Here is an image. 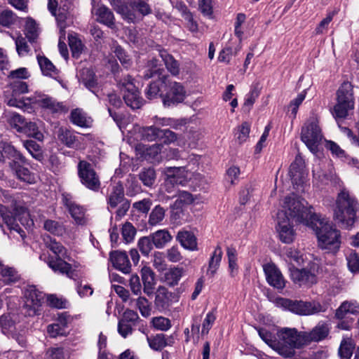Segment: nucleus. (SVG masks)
Wrapping results in <instances>:
<instances>
[{
	"mask_svg": "<svg viewBox=\"0 0 359 359\" xmlns=\"http://www.w3.org/2000/svg\"><path fill=\"white\" fill-rule=\"evenodd\" d=\"M286 201L290 203L289 210L291 217L315 231L319 248L326 253L337 254L341 248V234L333 223L325 217L314 213L313 207H308L306 201L287 198Z\"/></svg>",
	"mask_w": 359,
	"mask_h": 359,
	"instance_id": "obj_1",
	"label": "nucleus"
},
{
	"mask_svg": "<svg viewBox=\"0 0 359 359\" xmlns=\"http://www.w3.org/2000/svg\"><path fill=\"white\" fill-rule=\"evenodd\" d=\"M359 203L356 198L346 189L337 194L333 206V219L342 228L352 227L357 219Z\"/></svg>",
	"mask_w": 359,
	"mask_h": 359,
	"instance_id": "obj_2",
	"label": "nucleus"
},
{
	"mask_svg": "<svg viewBox=\"0 0 359 359\" xmlns=\"http://www.w3.org/2000/svg\"><path fill=\"white\" fill-rule=\"evenodd\" d=\"M43 241L46 248L49 249L55 256L49 255L46 257L43 254L40 255L39 259L43 260L54 272L65 275L69 278H74V270L72 269V264L65 260L69 257L67 250L62 243L50 236L44 237Z\"/></svg>",
	"mask_w": 359,
	"mask_h": 359,
	"instance_id": "obj_3",
	"label": "nucleus"
},
{
	"mask_svg": "<svg viewBox=\"0 0 359 359\" xmlns=\"http://www.w3.org/2000/svg\"><path fill=\"white\" fill-rule=\"evenodd\" d=\"M6 158L11 159L9 167L18 179L29 184L34 182L33 174L23 165L26 158L10 143L0 140V161L4 162Z\"/></svg>",
	"mask_w": 359,
	"mask_h": 359,
	"instance_id": "obj_4",
	"label": "nucleus"
},
{
	"mask_svg": "<svg viewBox=\"0 0 359 359\" xmlns=\"http://www.w3.org/2000/svg\"><path fill=\"white\" fill-rule=\"evenodd\" d=\"M278 346V353L283 357H292L295 349L306 346L304 332L296 328L282 327L277 330Z\"/></svg>",
	"mask_w": 359,
	"mask_h": 359,
	"instance_id": "obj_5",
	"label": "nucleus"
},
{
	"mask_svg": "<svg viewBox=\"0 0 359 359\" xmlns=\"http://www.w3.org/2000/svg\"><path fill=\"white\" fill-rule=\"evenodd\" d=\"M354 105L353 86L349 82H344L337 90L332 114L336 118H345L354 109Z\"/></svg>",
	"mask_w": 359,
	"mask_h": 359,
	"instance_id": "obj_6",
	"label": "nucleus"
},
{
	"mask_svg": "<svg viewBox=\"0 0 359 359\" xmlns=\"http://www.w3.org/2000/svg\"><path fill=\"white\" fill-rule=\"evenodd\" d=\"M277 303L285 310H288L299 316H311L327 311V306L318 302H304L302 300H292L285 298H279Z\"/></svg>",
	"mask_w": 359,
	"mask_h": 359,
	"instance_id": "obj_7",
	"label": "nucleus"
},
{
	"mask_svg": "<svg viewBox=\"0 0 359 359\" xmlns=\"http://www.w3.org/2000/svg\"><path fill=\"white\" fill-rule=\"evenodd\" d=\"M163 70L157 67V60H152L148 63V69L145 71L143 77L149 79L156 75L158 79L151 82L145 90V95L149 100L156 98L158 96L161 97V94L164 91L165 84L162 81H166L167 74H163Z\"/></svg>",
	"mask_w": 359,
	"mask_h": 359,
	"instance_id": "obj_8",
	"label": "nucleus"
},
{
	"mask_svg": "<svg viewBox=\"0 0 359 359\" xmlns=\"http://www.w3.org/2000/svg\"><path fill=\"white\" fill-rule=\"evenodd\" d=\"M287 198H290V200H299V201H305L304 199H301L299 198H295L292 196H287L285 198L284 201V208L286 210L280 211L278 212L277 219H278V227L277 231L278 232V236L280 240L285 243H292L295 238V231L293 229L292 225L290 223V218L294 220L297 223H299L297 222L294 218H292L290 214L289 206L290 203H287Z\"/></svg>",
	"mask_w": 359,
	"mask_h": 359,
	"instance_id": "obj_9",
	"label": "nucleus"
},
{
	"mask_svg": "<svg viewBox=\"0 0 359 359\" xmlns=\"http://www.w3.org/2000/svg\"><path fill=\"white\" fill-rule=\"evenodd\" d=\"M165 84L164 91L161 94L163 104L170 107L182 102L187 95L183 85L179 82L173 81L167 75L166 81H162Z\"/></svg>",
	"mask_w": 359,
	"mask_h": 359,
	"instance_id": "obj_10",
	"label": "nucleus"
},
{
	"mask_svg": "<svg viewBox=\"0 0 359 359\" xmlns=\"http://www.w3.org/2000/svg\"><path fill=\"white\" fill-rule=\"evenodd\" d=\"M77 175L81 184L86 188L95 192L100 190V176L90 163L85 160L79 161L77 164Z\"/></svg>",
	"mask_w": 359,
	"mask_h": 359,
	"instance_id": "obj_11",
	"label": "nucleus"
},
{
	"mask_svg": "<svg viewBox=\"0 0 359 359\" xmlns=\"http://www.w3.org/2000/svg\"><path fill=\"white\" fill-rule=\"evenodd\" d=\"M323 139L321 130L316 121L304 123L301 130V140L313 154L318 151V147Z\"/></svg>",
	"mask_w": 359,
	"mask_h": 359,
	"instance_id": "obj_12",
	"label": "nucleus"
},
{
	"mask_svg": "<svg viewBox=\"0 0 359 359\" xmlns=\"http://www.w3.org/2000/svg\"><path fill=\"white\" fill-rule=\"evenodd\" d=\"M119 86L123 94L126 104L133 109H140L144 100L140 95V92L132 81L131 77L128 76L119 82Z\"/></svg>",
	"mask_w": 359,
	"mask_h": 359,
	"instance_id": "obj_13",
	"label": "nucleus"
},
{
	"mask_svg": "<svg viewBox=\"0 0 359 359\" xmlns=\"http://www.w3.org/2000/svg\"><path fill=\"white\" fill-rule=\"evenodd\" d=\"M25 304L22 313L25 316H34L39 314L40 308L43 302V295L34 287L25 292Z\"/></svg>",
	"mask_w": 359,
	"mask_h": 359,
	"instance_id": "obj_14",
	"label": "nucleus"
},
{
	"mask_svg": "<svg viewBox=\"0 0 359 359\" xmlns=\"http://www.w3.org/2000/svg\"><path fill=\"white\" fill-rule=\"evenodd\" d=\"M26 100H28L29 103L37 104L41 107L46 109L52 113L67 111L62 102H57L54 98L41 93L36 92L32 96L27 97Z\"/></svg>",
	"mask_w": 359,
	"mask_h": 359,
	"instance_id": "obj_15",
	"label": "nucleus"
},
{
	"mask_svg": "<svg viewBox=\"0 0 359 359\" xmlns=\"http://www.w3.org/2000/svg\"><path fill=\"white\" fill-rule=\"evenodd\" d=\"M177 302L178 296L175 293L170 292L164 286H159L157 288L154 300V306L157 310L161 312L168 310L170 306Z\"/></svg>",
	"mask_w": 359,
	"mask_h": 359,
	"instance_id": "obj_16",
	"label": "nucleus"
},
{
	"mask_svg": "<svg viewBox=\"0 0 359 359\" xmlns=\"http://www.w3.org/2000/svg\"><path fill=\"white\" fill-rule=\"evenodd\" d=\"M289 175L294 186L297 187L302 185L306 176L305 170V162L302 156L299 154L290 167Z\"/></svg>",
	"mask_w": 359,
	"mask_h": 359,
	"instance_id": "obj_17",
	"label": "nucleus"
},
{
	"mask_svg": "<svg viewBox=\"0 0 359 359\" xmlns=\"http://www.w3.org/2000/svg\"><path fill=\"white\" fill-rule=\"evenodd\" d=\"M330 332V325L327 322H318L310 332H304L306 346L311 342H319L325 339Z\"/></svg>",
	"mask_w": 359,
	"mask_h": 359,
	"instance_id": "obj_18",
	"label": "nucleus"
},
{
	"mask_svg": "<svg viewBox=\"0 0 359 359\" xmlns=\"http://www.w3.org/2000/svg\"><path fill=\"white\" fill-rule=\"evenodd\" d=\"M12 95L7 100L8 105L18 108H25L27 104L25 99L18 98V96L28 92V85L26 82L21 80L13 81L11 84Z\"/></svg>",
	"mask_w": 359,
	"mask_h": 359,
	"instance_id": "obj_19",
	"label": "nucleus"
},
{
	"mask_svg": "<svg viewBox=\"0 0 359 359\" xmlns=\"http://www.w3.org/2000/svg\"><path fill=\"white\" fill-rule=\"evenodd\" d=\"M264 271L269 284L277 289H283L285 286V279L280 270L273 264L264 266Z\"/></svg>",
	"mask_w": 359,
	"mask_h": 359,
	"instance_id": "obj_20",
	"label": "nucleus"
},
{
	"mask_svg": "<svg viewBox=\"0 0 359 359\" xmlns=\"http://www.w3.org/2000/svg\"><path fill=\"white\" fill-rule=\"evenodd\" d=\"M109 258L114 268L124 273L130 272L131 265L126 252L118 250L111 252Z\"/></svg>",
	"mask_w": 359,
	"mask_h": 359,
	"instance_id": "obj_21",
	"label": "nucleus"
},
{
	"mask_svg": "<svg viewBox=\"0 0 359 359\" xmlns=\"http://www.w3.org/2000/svg\"><path fill=\"white\" fill-rule=\"evenodd\" d=\"M290 277L294 283L299 285L313 284L316 281L314 274L305 269H299L295 267L290 268Z\"/></svg>",
	"mask_w": 359,
	"mask_h": 359,
	"instance_id": "obj_22",
	"label": "nucleus"
},
{
	"mask_svg": "<svg viewBox=\"0 0 359 359\" xmlns=\"http://www.w3.org/2000/svg\"><path fill=\"white\" fill-rule=\"evenodd\" d=\"M74 0H60L58 8L57 24L62 35L65 34L66 20L67 19L69 11L73 7Z\"/></svg>",
	"mask_w": 359,
	"mask_h": 359,
	"instance_id": "obj_23",
	"label": "nucleus"
},
{
	"mask_svg": "<svg viewBox=\"0 0 359 359\" xmlns=\"http://www.w3.org/2000/svg\"><path fill=\"white\" fill-rule=\"evenodd\" d=\"M0 217L4 220V223L7 225L8 229L12 231L18 232L21 237L25 236V231L21 229L20 225L17 223V218L13 217V213L8 209L0 204Z\"/></svg>",
	"mask_w": 359,
	"mask_h": 359,
	"instance_id": "obj_24",
	"label": "nucleus"
},
{
	"mask_svg": "<svg viewBox=\"0 0 359 359\" xmlns=\"http://www.w3.org/2000/svg\"><path fill=\"white\" fill-rule=\"evenodd\" d=\"M347 314H359V304L355 300L344 301L336 309L334 318L337 320H342Z\"/></svg>",
	"mask_w": 359,
	"mask_h": 359,
	"instance_id": "obj_25",
	"label": "nucleus"
},
{
	"mask_svg": "<svg viewBox=\"0 0 359 359\" xmlns=\"http://www.w3.org/2000/svg\"><path fill=\"white\" fill-rule=\"evenodd\" d=\"M164 174L169 180H172L175 185H184L187 180V173L182 167H168Z\"/></svg>",
	"mask_w": 359,
	"mask_h": 359,
	"instance_id": "obj_26",
	"label": "nucleus"
},
{
	"mask_svg": "<svg viewBox=\"0 0 359 359\" xmlns=\"http://www.w3.org/2000/svg\"><path fill=\"white\" fill-rule=\"evenodd\" d=\"M141 276L144 285L143 291L147 295L151 296L154 292L156 285L154 272L151 268L144 266L141 269Z\"/></svg>",
	"mask_w": 359,
	"mask_h": 359,
	"instance_id": "obj_27",
	"label": "nucleus"
},
{
	"mask_svg": "<svg viewBox=\"0 0 359 359\" xmlns=\"http://www.w3.org/2000/svg\"><path fill=\"white\" fill-rule=\"evenodd\" d=\"M78 77L79 81L86 88L93 93H95L97 88V82L95 73L89 68H82L79 70Z\"/></svg>",
	"mask_w": 359,
	"mask_h": 359,
	"instance_id": "obj_28",
	"label": "nucleus"
},
{
	"mask_svg": "<svg viewBox=\"0 0 359 359\" xmlns=\"http://www.w3.org/2000/svg\"><path fill=\"white\" fill-rule=\"evenodd\" d=\"M176 240L181 245L189 250H197V240L194 234L189 231L182 230L177 233Z\"/></svg>",
	"mask_w": 359,
	"mask_h": 359,
	"instance_id": "obj_29",
	"label": "nucleus"
},
{
	"mask_svg": "<svg viewBox=\"0 0 359 359\" xmlns=\"http://www.w3.org/2000/svg\"><path fill=\"white\" fill-rule=\"evenodd\" d=\"M97 21L101 24L107 26L109 28H114L115 26V18L113 12L107 6H101L95 11Z\"/></svg>",
	"mask_w": 359,
	"mask_h": 359,
	"instance_id": "obj_30",
	"label": "nucleus"
},
{
	"mask_svg": "<svg viewBox=\"0 0 359 359\" xmlns=\"http://www.w3.org/2000/svg\"><path fill=\"white\" fill-rule=\"evenodd\" d=\"M126 200L124 197L123 187L120 183L116 184L112 187L107 198L108 204L111 208H116Z\"/></svg>",
	"mask_w": 359,
	"mask_h": 359,
	"instance_id": "obj_31",
	"label": "nucleus"
},
{
	"mask_svg": "<svg viewBox=\"0 0 359 359\" xmlns=\"http://www.w3.org/2000/svg\"><path fill=\"white\" fill-rule=\"evenodd\" d=\"M147 341L150 348L154 351H161L166 346H171L173 343V338L165 337L163 334H158L154 337H147Z\"/></svg>",
	"mask_w": 359,
	"mask_h": 359,
	"instance_id": "obj_32",
	"label": "nucleus"
},
{
	"mask_svg": "<svg viewBox=\"0 0 359 359\" xmlns=\"http://www.w3.org/2000/svg\"><path fill=\"white\" fill-rule=\"evenodd\" d=\"M149 236L154 246L158 249L163 248L172 239V236L166 229L156 231Z\"/></svg>",
	"mask_w": 359,
	"mask_h": 359,
	"instance_id": "obj_33",
	"label": "nucleus"
},
{
	"mask_svg": "<svg viewBox=\"0 0 359 359\" xmlns=\"http://www.w3.org/2000/svg\"><path fill=\"white\" fill-rule=\"evenodd\" d=\"M111 5L114 10L120 14L124 20L128 22H133L135 19V14L134 10H132L125 4L121 2L119 0H111Z\"/></svg>",
	"mask_w": 359,
	"mask_h": 359,
	"instance_id": "obj_34",
	"label": "nucleus"
},
{
	"mask_svg": "<svg viewBox=\"0 0 359 359\" xmlns=\"http://www.w3.org/2000/svg\"><path fill=\"white\" fill-rule=\"evenodd\" d=\"M222 255L223 252L221 247L217 246L209 260L208 268L206 272L207 275L210 277H213L219 269Z\"/></svg>",
	"mask_w": 359,
	"mask_h": 359,
	"instance_id": "obj_35",
	"label": "nucleus"
},
{
	"mask_svg": "<svg viewBox=\"0 0 359 359\" xmlns=\"http://www.w3.org/2000/svg\"><path fill=\"white\" fill-rule=\"evenodd\" d=\"M161 129L154 126L142 127L138 133L142 140L152 142L160 140Z\"/></svg>",
	"mask_w": 359,
	"mask_h": 359,
	"instance_id": "obj_36",
	"label": "nucleus"
},
{
	"mask_svg": "<svg viewBox=\"0 0 359 359\" xmlns=\"http://www.w3.org/2000/svg\"><path fill=\"white\" fill-rule=\"evenodd\" d=\"M159 55L170 74L173 76L178 75L180 73V64L178 61L165 50H161Z\"/></svg>",
	"mask_w": 359,
	"mask_h": 359,
	"instance_id": "obj_37",
	"label": "nucleus"
},
{
	"mask_svg": "<svg viewBox=\"0 0 359 359\" xmlns=\"http://www.w3.org/2000/svg\"><path fill=\"white\" fill-rule=\"evenodd\" d=\"M57 138L61 143L69 148L74 147L77 142V138L74 133L64 128H59Z\"/></svg>",
	"mask_w": 359,
	"mask_h": 359,
	"instance_id": "obj_38",
	"label": "nucleus"
},
{
	"mask_svg": "<svg viewBox=\"0 0 359 359\" xmlns=\"http://www.w3.org/2000/svg\"><path fill=\"white\" fill-rule=\"evenodd\" d=\"M65 205L68 208L69 212L76 223L83 224L84 222V209L72 202L70 200H65Z\"/></svg>",
	"mask_w": 359,
	"mask_h": 359,
	"instance_id": "obj_39",
	"label": "nucleus"
},
{
	"mask_svg": "<svg viewBox=\"0 0 359 359\" xmlns=\"http://www.w3.org/2000/svg\"><path fill=\"white\" fill-rule=\"evenodd\" d=\"M24 32L25 38L28 39L29 43H35L36 42L39 36V28L35 20L28 18L26 20Z\"/></svg>",
	"mask_w": 359,
	"mask_h": 359,
	"instance_id": "obj_40",
	"label": "nucleus"
},
{
	"mask_svg": "<svg viewBox=\"0 0 359 359\" xmlns=\"http://www.w3.org/2000/svg\"><path fill=\"white\" fill-rule=\"evenodd\" d=\"M38 62L43 75L55 77L57 75V69L55 65L45 56H38Z\"/></svg>",
	"mask_w": 359,
	"mask_h": 359,
	"instance_id": "obj_41",
	"label": "nucleus"
},
{
	"mask_svg": "<svg viewBox=\"0 0 359 359\" xmlns=\"http://www.w3.org/2000/svg\"><path fill=\"white\" fill-rule=\"evenodd\" d=\"M183 273V269L179 267H173L164 273V281L170 286L178 284Z\"/></svg>",
	"mask_w": 359,
	"mask_h": 359,
	"instance_id": "obj_42",
	"label": "nucleus"
},
{
	"mask_svg": "<svg viewBox=\"0 0 359 359\" xmlns=\"http://www.w3.org/2000/svg\"><path fill=\"white\" fill-rule=\"evenodd\" d=\"M133 303L142 316L148 317L151 315V304L146 297H139L137 299H131L130 305L133 306Z\"/></svg>",
	"mask_w": 359,
	"mask_h": 359,
	"instance_id": "obj_43",
	"label": "nucleus"
},
{
	"mask_svg": "<svg viewBox=\"0 0 359 359\" xmlns=\"http://www.w3.org/2000/svg\"><path fill=\"white\" fill-rule=\"evenodd\" d=\"M258 334L261 339L268 344L271 348H272L274 351L278 352V350L280 349L278 346V337L277 335H273L271 332L264 328H260L258 330Z\"/></svg>",
	"mask_w": 359,
	"mask_h": 359,
	"instance_id": "obj_44",
	"label": "nucleus"
},
{
	"mask_svg": "<svg viewBox=\"0 0 359 359\" xmlns=\"http://www.w3.org/2000/svg\"><path fill=\"white\" fill-rule=\"evenodd\" d=\"M23 145L32 156L37 161H42L43 155L41 146L34 140H26Z\"/></svg>",
	"mask_w": 359,
	"mask_h": 359,
	"instance_id": "obj_45",
	"label": "nucleus"
},
{
	"mask_svg": "<svg viewBox=\"0 0 359 359\" xmlns=\"http://www.w3.org/2000/svg\"><path fill=\"white\" fill-rule=\"evenodd\" d=\"M71 121L80 127H88L90 124L89 118L86 117V114L80 109H74L71 112Z\"/></svg>",
	"mask_w": 359,
	"mask_h": 359,
	"instance_id": "obj_46",
	"label": "nucleus"
},
{
	"mask_svg": "<svg viewBox=\"0 0 359 359\" xmlns=\"http://www.w3.org/2000/svg\"><path fill=\"white\" fill-rule=\"evenodd\" d=\"M21 133H23L28 137H33L39 141H42L43 139V133L39 131L38 126L34 122L27 121Z\"/></svg>",
	"mask_w": 359,
	"mask_h": 359,
	"instance_id": "obj_47",
	"label": "nucleus"
},
{
	"mask_svg": "<svg viewBox=\"0 0 359 359\" xmlns=\"http://www.w3.org/2000/svg\"><path fill=\"white\" fill-rule=\"evenodd\" d=\"M156 172L154 168H144L139 173V179L144 186L151 187L156 180Z\"/></svg>",
	"mask_w": 359,
	"mask_h": 359,
	"instance_id": "obj_48",
	"label": "nucleus"
},
{
	"mask_svg": "<svg viewBox=\"0 0 359 359\" xmlns=\"http://www.w3.org/2000/svg\"><path fill=\"white\" fill-rule=\"evenodd\" d=\"M18 16L11 10H4L0 13V25L5 27H10L18 20Z\"/></svg>",
	"mask_w": 359,
	"mask_h": 359,
	"instance_id": "obj_49",
	"label": "nucleus"
},
{
	"mask_svg": "<svg viewBox=\"0 0 359 359\" xmlns=\"http://www.w3.org/2000/svg\"><path fill=\"white\" fill-rule=\"evenodd\" d=\"M226 255L229 261V269L230 271V275L234 277L238 273V265L237 261V252L235 248L228 247L226 250Z\"/></svg>",
	"mask_w": 359,
	"mask_h": 359,
	"instance_id": "obj_50",
	"label": "nucleus"
},
{
	"mask_svg": "<svg viewBox=\"0 0 359 359\" xmlns=\"http://www.w3.org/2000/svg\"><path fill=\"white\" fill-rule=\"evenodd\" d=\"M13 38L15 40L18 54L20 57H24L29 55L31 50L29 45L27 44L26 40L27 38L22 36V35H19L15 39L14 37Z\"/></svg>",
	"mask_w": 359,
	"mask_h": 359,
	"instance_id": "obj_51",
	"label": "nucleus"
},
{
	"mask_svg": "<svg viewBox=\"0 0 359 359\" xmlns=\"http://www.w3.org/2000/svg\"><path fill=\"white\" fill-rule=\"evenodd\" d=\"M130 6L134 11H137L142 15H148L151 12L147 0H131Z\"/></svg>",
	"mask_w": 359,
	"mask_h": 359,
	"instance_id": "obj_52",
	"label": "nucleus"
},
{
	"mask_svg": "<svg viewBox=\"0 0 359 359\" xmlns=\"http://www.w3.org/2000/svg\"><path fill=\"white\" fill-rule=\"evenodd\" d=\"M69 45L72 50V56L74 57H78L83 50V44L81 39L75 36H69Z\"/></svg>",
	"mask_w": 359,
	"mask_h": 359,
	"instance_id": "obj_53",
	"label": "nucleus"
},
{
	"mask_svg": "<svg viewBox=\"0 0 359 359\" xmlns=\"http://www.w3.org/2000/svg\"><path fill=\"white\" fill-rule=\"evenodd\" d=\"M250 126L248 122H243L236 129L235 135L240 144L245 142L249 137Z\"/></svg>",
	"mask_w": 359,
	"mask_h": 359,
	"instance_id": "obj_54",
	"label": "nucleus"
},
{
	"mask_svg": "<svg viewBox=\"0 0 359 359\" xmlns=\"http://www.w3.org/2000/svg\"><path fill=\"white\" fill-rule=\"evenodd\" d=\"M43 227L46 231L56 236H62L65 231L64 226L61 224L51 219L46 220Z\"/></svg>",
	"mask_w": 359,
	"mask_h": 359,
	"instance_id": "obj_55",
	"label": "nucleus"
},
{
	"mask_svg": "<svg viewBox=\"0 0 359 359\" xmlns=\"http://www.w3.org/2000/svg\"><path fill=\"white\" fill-rule=\"evenodd\" d=\"M165 217V210L160 205H156L151 212L149 224L151 226L159 224Z\"/></svg>",
	"mask_w": 359,
	"mask_h": 359,
	"instance_id": "obj_56",
	"label": "nucleus"
},
{
	"mask_svg": "<svg viewBox=\"0 0 359 359\" xmlns=\"http://www.w3.org/2000/svg\"><path fill=\"white\" fill-rule=\"evenodd\" d=\"M179 7L181 10L182 17L184 18V20L187 21V27L192 32H196L198 30V25L194 20L192 14L189 11L185 5L180 4Z\"/></svg>",
	"mask_w": 359,
	"mask_h": 359,
	"instance_id": "obj_57",
	"label": "nucleus"
},
{
	"mask_svg": "<svg viewBox=\"0 0 359 359\" xmlns=\"http://www.w3.org/2000/svg\"><path fill=\"white\" fill-rule=\"evenodd\" d=\"M137 246L141 253L143 255L147 256L152 250L154 245L150 236H149L140 238L138 241Z\"/></svg>",
	"mask_w": 359,
	"mask_h": 359,
	"instance_id": "obj_58",
	"label": "nucleus"
},
{
	"mask_svg": "<svg viewBox=\"0 0 359 359\" xmlns=\"http://www.w3.org/2000/svg\"><path fill=\"white\" fill-rule=\"evenodd\" d=\"M25 118L18 114H13L8 121L10 126L21 133L26 123Z\"/></svg>",
	"mask_w": 359,
	"mask_h": 359,
	"instance_id": "obj_59",
	"label": "nucleus"
},
{
	"mask_svg": "<svg viewBox=\"0 0 359 359\" xmlns=\"http://www.w3.org/2000/svg\"><path fill=\"white\" fill-rule=\"evenodd\" d=\"M348 269L352 273L359 272V255L355 251H351L346 256Z\"/></svg>",
	"mask_w": 359,
	"mask_h": 359,
	"instance_id": "obj_60",
	"label": "nucleus"
},
{
	"mask_svg": "<svg viewBox=\"0 0 359 359\" xmlns=\"http://www.w3.org/2000/svg\"><path fill=\"white\" fill-rule=\"evenodd\" d=\"M0 280L6 284L15 282L17 280V276L15 270L4 266L0 273Z\"/></svg>",
	"mask_w": 359,
	"mask_h": 359,
	"instance_id": "obj_61",
	"label": "nucleus"
},
{
	"mask_svg": "<svg viewBox=\"0 0 359 359\" xmlns=\"http://www.w3.org/2000/svg\"><path fill=\"white\" fill-rule=\"evenodd\" d=\"M151 323L156 329L162 331H166L171 327L170 320L168 318L162 316L153 318Z\"/></svg>",
	"mask_w": 359,
	"mask_h": 359,
	"instance_id": "obj_62",
	"label": "nucleus"
},
{
	"mask_svg": "<svg viewBox=\"0 0 359 359\" xmlns=\"http://www.w3.org/2000/svg\"><path fill=\"white\" fill-rule=\"evenodd\" d=\"M136 233V229L132 224L126 222L122 227V236L126 243H130Z\"/></svg>",
	"mask_w": 359,
	"mask_h": 359,
	"instance_id": "obj_63",
	"label": "nucleus"
},
{
	"mask_svg": "<svg viewBox=\"0 0 359 359\" xmlns=\"http://www.w3.org/2000/svg\"><path fill=\"white\" fill-rule=\"evenodd\" d=\"M46 359H67L63 348H50L46 354Z\"/></svg>",
	"mask_w": 359,
	"mask_h": 359,
	"instance_id": "obj_64",
	"label": "nucleus"
}]
</instances>
